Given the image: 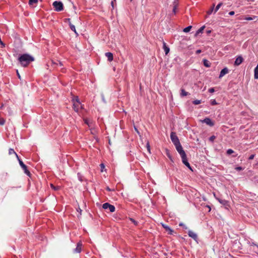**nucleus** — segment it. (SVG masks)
I'll return each mask as SVG.
<instances>
[{
  "label": "nucleus",
  "instance_id": "nucleus-22",
  "mask_svg": "<svg viewBox=\"0 0 258 258\" xmlns=\"http://www.w3.org/2000/svg\"><path fill=\"white\" fill-rule=\"evenodd\" d=\"M180 157L181 158V159H182V162L183 161H184V160H187V157H186V153L185 152H184V153H183L182 154H180Z\"/></svg>",
  "mask_w": 258,
  "mask_h": 258
},
{
  "label": "nucleus",
  "instance_id": "nucleus-64",
  "mask_svg": "<svg viewBox=\"0 0 258 258\" xmlns=\"http://www.w3.org/2000/svg\"><path fill=\"white\" fill-rule=\"evenodd\" d=\"M85 123H86V124H88V121H86V120L85 121Z\"/></svg>",
  "mask_w": 258,
  "mask_h": 258
},
{
  "label": "nucleus",
  "instance_id": "nucleus-42",
  "mask_svg": "<svg viewBox=\"0 0 258 258\" xmlns=\"http://www.w3.org/2000/svg\"><path fill=\"white\" fill-rule=\"evenodd\" d=\"M106 189L107 191H113V190H114V189H111V188H110L108 186H107V187H106Z\"/></svg>",
  "mask_w": 258,
  "mask_h": 258
},
{
  "label": "nucleus",
  "instance_id": "nucleus-50",
  "mask_svg": "<svg viewBox=\"0 0 258 258\" xmlns=\"http://www.w3.org/2000/svg\"><path fill=\"white\" fill-rule=\"evenodd\" d=\"M250 196L251 197H254L255 196V194L253 192H249Z\"/></svg>",
  "mask_w": 258,
  "mask_h": 258
},
{
  "label": "nucleus",
  "instance_id": "nucleus-34",
  "mask_svg": "<svg viewBox=\"0 0 258 258\" xmlns=\"http://www.w3.org/2000/svg\"><path fill=\"white\" fill-rule=\"evenodd\" d=\"M130 220L131 221H132V223H133L135 225H138V222L136 221L135 219H134L133 218H130Z\"/></svg>",
  "mask_w": 258,
  "mask_h": 258
},
{
  "label": "nucleus",
  "instance_id": "nucleus-63",
  "mask_svg": "<svg viewBox=\"0 0 258 258\" xmlns=\"http://www.w3.org/2000/svg\"><path fill=\"white\" fill-rule=\"evenodd\" d=\"M52 63H54V64H57V63H56V62H53V61H52Z\"/></svg>",
  "mask_w": 258,
  "mask_h": 258
},
{
  "label": "nucleus",
  "instance_id": "nucleus-19",
  "mask_svg": "<svg viewBox=\"0 0 258 258\" xmlns=\"http://www.w3.org/2000/svg\"><path fill=\"white\" fill-rule=\"evenodd\" d=\"M69 26H70L71 29L72 31H73L77 35H78V34L76 31L75 26L74 25H73L71 23H70Z\"/></svg>",
  "mask_w": 258,
  "mask_h": 258
},
{
  "label": "nucleus",
  "instance_id": "nucleus-10",
  "mask_svg": "<svg viewBox=\"0 0 258 258\" xmlns=\"http://www.w3.org/2000/svg\"><path fill=\"white\" fill-rule=\"evenodd\" d=\"M228 72H229V70L228 69V68L226 67L224 68L221 71L219 78H221L223 77L225 75L228 73Z\"/></svg>",
  "mask_w": 258,
  "mask_h": 258
},
{
  "label": "nucleus",
  "instance_id": "nucleus-38",
  "mask_svg": "<svg viewBox=\"0 0 258 258\" xmlns=\"http://www.w3.org/2000/svg\"><path fill=\"white\" fill-rule=\"evenodd\" d=\"M214 7H215V4H213V5L212 7V8H211V10H210L208 12V14L209 15H210V14H212V12H213V10H214Z\"/></svg>",
  "mask_w": 258,
  "mask_h": 258
},
{
  "label": "nucleus",
  "instance_id": "nucleus-31",
  "mask_svg": "<svg viewBox=\"0 0 258 258\" xmlns=\"http://www.w3.org/2000/svg\"><path fill=\"white\" fill-rule=\"evenodd\" d=\"M38 2V0H29V5H32L33 4H36Z\"/></svg>",
  "mask_w": 258,
  "mask_h": 258
},
{
  "label": "nucleus",
  "instance_id": "nucleus-7",
  "mask_svg": "<svg viewBox=\"0 0 258 258\" xmlns=\"http://www.w3.org/2000/svg\"><path fill=\"white\" fill-rule=\"evenodd\" d=\"M82 243L81 241L77 243V247L76 248L73 249L74 253H80L82 251Z\"/></svg>",
  "mask_w": 258,
  "mask_h": 258
},
{
  "label": "nucleus",
  "instance_id": "nucleus-37",
  "mask_svg": "<svg viewBox=\"0 0 258 258\" xmlns=\"http://www.w3.org/2000/svg\"><path fill=\"white\" fill-rule=\"evenodd\" d=\"M211 104L212 105H215L217 104V102H216L215 99H212L211 100Z\"/></svg>",
  "mask_w": 258,
  "mask_h": 258
},
{
  "label": "nucleus",
  "instance_id": "nucleus-62",
  "mask_svg": "<svg viewBox=\"0 0 258 258\" xmlns=\"http://www.w3.org/2000/svg\"><path fill=\"white\" fill-rule=\"evenodd\" d=\"M3 107V105H2L1 106H0V109H2Z\"/></svg>",
  "mask_w": 258,
  "mask_h": 258
},
{
  "label": "nucleus",
  "instance_id": "nucleus-28",
  "mask_svg": "<svg viewBox=\"0 0 258 258\" xmlns=\"http://www.w3.org/2000/svg\"><path fill=\"white\" fill-rule=\"evenodd\" d=\"M9 154L10 155H11V154H14L17 157V154L15 152V151H14V150L13 149H12V148H10L9 150Z\"/></svg>",
  "mask_w": 258,
  "mask_h": 258
},
{
  "label": "nucleus",
  "instance_id": "nucleus-39",
  "mask_svg": "<svg viewBox=\"0 0 258 258\" xmlns=\"http://www.w3.org/2000/svg\"><path fill=\"white\" fill-rule=\"evenodd\" d=\"M179 226H180V227H183L184 229H187V227L186 226V225L185 224H184L183 223H180L179 224Z\"/></svg>",
  "mask_w": 258,
  "mask_h": 258
},
{
  "label": "nucleus",
  "instance_id": "nucleus-36",
  "mask_svg": "<svg viewBox=\"0 0 258 258\" xmlns=\"http://www.w3.org/2000/svg\"><path fill=\"white\" fill-rule=\"evenodd\" d=\"M215 139H216V137H215V136H214V135H213V136H211V137L209 138V141H210V142H214V140H215Z\"/></svg>",
  "mask_w": 258,
  "mask_h": 258
},
{
  "label": "nucleus",
  "instance_id": "nucleus-47",
  "mask_svg": "<svg viewBox=\"0 0 258 258\" xmlns=\"http://www.w3.org/2000/svg\"><path fill=\"white\" fill-rule=\"evenodd\" d=\"M202 52L201 50V49H198L196 51V53L197 54H200L201 52Z\"/></svg>",
  "mask_w": 258,
  "mask_h": 258
},
{
  "label": "nucleus",
  "instance_id": "nucleus-15",
  "mask_svg": "<svg viewBox=\"0 0 258 258\" xmlns=\"http://www.w3.org/2000/svg\"><path fill=\"white\" fill-rule=\"evenodd\" d=\"M188 94H189V93L187 92H186L185 90L184 89L181 88L180 89V96L181 97H184L185 96H187Z\"/></svg>",
  "mask_w": 258,
  "mask_h": 258
},
{
  "label": "nucleus",
  "instance_id": "nucleus-35",
  "mask_svg": "<svg viewBox=\"0 0 258 258\" xmlns=\"http://www.w3.org/2000/svg\"><path fill=\"white\" fill-rule=\"evenodd\" d=\"M73 101L74 103L75 102V103H77L78 104H81L79 99L78 98V97H76V98H75L73 100Z\"/></svg>",
  "mask_w": 258,
  "mask_h": 258
},
{
  "label": "nucleus",
  "instance_id": "nucleus-24",
  "mask_svg": "<svg viewBox=\"0 0 258 258\" xmlns=\"http://www.w3.org/2000/svg\"><path fill=\"white\" fill-rule=\"evenodd\" d=\"M50 186L52 188V189L55 191L58 190L60 188V187L59 186H55L53 184H51Z\"/></svg>",
  "mask_w": 258,
  "mask_h": 258
},
{
  "label": "nucleus",
  "instance_id": "nucleus-32",
  "mask_svg": "<svg viewBox=\"0 0 258 258\" xmlns=\"http://www.w3.org/2000/svg\"><path fill=\"white\" fill-rule=\"evenodd\" d=\"M201 103V100H195L193 101L192 103L195 105H198Z\"/></svg>",
  "mask_w": 258,
  "mask_h": 258
},
{
  "label": "nucleus",
  "instance_id": "nucleus-20",
  "mask_svg": "<svg viewBox=\"0 0 258 258\" xmlns=\"http://www.w3.org/2000/svg\"><path fill=\"white\" fill-rule=\"evenodd\" d=\"M174 146H175V147L176 148V149L177 152L178 151H180V150H182L183 149L182 146L180 144V143L177 144V145L175 144Z\"/></svg>",
  "mask_w": 258,
  "mask_h": 258
},
{
  "label": "nucleus",
  "instance_id": "nucleus-30",
  "mask_svg": "<svg viewBox=\"0 0 258 258\" xmlns=\"http://www.w3.org/2000/svg\"><path fill=\"white\" fill-rule=\"evenodd\" d=\"M233 153H234V151L232 149H228L226 152L227 155H230Z\"/></svg>",
  "mask_w": 258,
  "mask_h": 258
},
{
  "label": "nucleus",
  "instance_id": "nucleus-57",
  "mask_svg": "<svg viewBox=\"0 0 258 258\" xmlns=\"http://www.w3.org/2000/svg\"><path fill=\"white\" fill-rule=\"evenodd\" d=\"M147 147L148 150L149 151L150 150V145H149V143H147Z\"/></svg>",
  "mask_w": 258,
  "mask_h": 258
},
{
  "label": "nucleus",
  "instance_id": "nucleus-9",
  "mask_svg": "<svg viewBox=\"0 0 258 258\" xmlns=\"http://www.w3.org/2000/svg\"><path fill=\"white\" fill-rule=\"evenodd\" d=\"M243 61V58L241 56H238L234 61V66H239Z\"/></svg>",
  "mask_w": 258,
  "mask_h": 258
},
{
  "label": "nucleus",
  "instance_id": "nucleus-59",
  "mask_svg": "<svg viewBox=\"0 0 258 258\" xmlns=\"http://www.w3.org/2000/svg\"><path fill=\"white\" fill-rule=\"evenodd\" d=\"M111 6H112V8H113V7H114V6H113V4H114V3H113V1H112V2H111Z\"/></svg>",
  "mask_w": 258,
  "mask_h": 258
},
{
  "label": "nucleus",
  "instance_id": "nucleus-14",
  "mask_svg": "<svg viewBox=\"0 0 258 258\" xmlns=\"http://www.w3.org/2000/svg\"><path fill=\"white\" fill-rule=\"evenodd\" d=\"M203 64L205 67H207V68H209L211 67V62L207 59H204L203 60Z\"/></svg>",
  "mask_w": 258,
  "mask_h": 258
},
{
  "label": "nucleus",
  "instance_id": "nucleus-61",
  "mask_svg": "<svg viewBox=\"0 0 258 258\" xmlns=\"http://www.w3.org/2000/svg\"><path fill=\"white\" fill-rule=\"evenodd\" d=\"M237 156V154H235V155H233L232 156V157H236Z\"/></svg>",
  "mask_w": 258,
  "mask_h": 258
},
{
  "label": "nucleus",
  "instance_id": "nucleus-2",
  "mask_svg": "<svg viewBox=\"0 0 258 258\" xmlns=\"http://www.w3.org/2000/svg\"><path fill=\"white\" fill-rule=\"evenodd\" d=\"M52 5L54 8V10L56 12H60L63 10V5L61 2L55 1L53 3Z\"/></svg>",
  "mask_w": 258,
  "mask_h": 258
},
{
  "label": "nucleus",
  "instance_id": "nucleus-56",
  "mask_svg": "<svg viewBox=\"0 0 258 258\" xmlns=\"http://www.w3.org/2000/svg\"><path fill=\"white\" fill-rule=\"evenodd\" d=\"M17 76H18V77L20 79H21V76L18 72V71H17Z\"/></svg>",
  "mask_w": 258,
  "mask_h": 258
},
{
  "label": "nucleus",
  "instance_id": "nucleus-49",
  "mask_svg": "<svg viewBox=\"0 0 258 258\" xmlns=\"http://www.w3.org/2000/svg\"><path fill=\"white\" fill-rule=\"evenodd\" d=\"M254 157V155L252 154V155H251L249 157V160H251V159H253V158Z\"/></svg>",
  "mask_w": 258,
  "mask_h": 258
},
{
  "label": "nucleus",
  "instance_id": "nucleus-21",
  "mask_svg": "<svg viewBox=\"0 0 258 258\" xmlns=\"http://www.w3.org/2000/svg\"><path fill=\"white\" fill-rule=\"evenodd\" d=\"M254 78L255 79H258V68H255L254 70Z\"/></svg>",
  "mask_w": 258,
  "mask_h": 258
},
{
  "label": "nucleus",
  "instance_id": "nucleus-6",
  "mask_svg": "<svg viewBox=\"0 0 258 258\" xmlns=\"http://www.w3.org/2000/svg\"><path fill=\"white\" fill-rule=\"evenodd\" d=\"M203 123H205L207 125L213 126L214 125V122L210 118L206 117L204 119L201 121Z\"/></svg>",
  "mask_w": 258,
  "mask_h": 258
},
{
  "label": "nucleus",
  "instance_id": "nucleus-60",
  "mask_svg": "<svg viewBox=\"0 0 258 258\" xmlns=\"http://www.w3.org/2000/svg\"><path fill=\"white\" fill-rule=\"evenodd\" d=\"M211 32V30H208V31H207V33L209 34V33H210Z\"/></svg>",
  "mask_w": 258,
  "mask_h": 258
},
{
  "label": "nucleus",
  "instance_id": "nucleus-53",
  "mask_svg": "<svg viewBox=\"0 0 258 258\" xmlns=\"http://www.w3.org/2000/svg\"><path fill=\"white\" fill-rule=\"evenodd\" d=\"M100 166H101L102 169H103V168H104L105 167L103 163H101L100 164ZM101 171L102 172L103 171V169H101Z\"/></svg>",
  "mask_w": 258,
  "mask_h": 258
},
{
  "label": "nucleus",
  "instance_id": "nucleus-12",
  "mask_svg": "<svg viewBox=\"0 0 258 258\" xmlns=\"http://www.w3.org/2000/svg\"><path fill=\"white\" fill-rule=\"evenodd\" d=\"M163 48L165 51V53L166 55H167L169 51H170V48L169 47L166 45V43L164 42H163Z\"/></svg>",
  "mask_w": 258,
  "mask_h": 258
},
{
  "label": "nucleus",
  "instance_id": "nucleus-51",
  "mask_svg": "<svg viewBox=\"0 0 258 258\" xmlns=\"http://www.w3.org/2000/svg\"><path fill=\"white\" fill-rule=\"evenodd\" d=\"M101 97H102V101L104 102V103H106V101L105 100V98H104V96L103 94L101 95Z\"/></svg>",
  "mask_w": 258,
  "mask_h": 258
},
{
  "label": "nucleus",
  "instance_id": "nucleus-43",
  "mask_svg": "<svg viewBox=\"0 0 258 258\" xmlns=\"http://www.w3.org/2000/svg\"><path fill=\"white\" fill-rule=\"evenodd\" d=\"M185 151L183 150V149H182V150H180V151H178V153L180 155V154H182L183 153H184Z\"/></svg>",
  "mask_w": 258,
  "mask_h": 258
},
{
  "label": "nucleus",
  "instance_id": "nucleus-46",
  "mask_svg": "<svg viewBox=\"0 0 258 258\" xmlns=\"http://www.w3.org/2000/svg\"><path fill=\"white\" fill-rule=\"evenodd\" d=\"M176 6H174L173 9V13H176Z\"/></svg>",
  "mask_w": 258,
  "mask_h": 258
},
{
  "label": "nucleus",
  "instance_id": "nucleus-45",
  "mask_svg": "<svg viewBox=\"0 0 258 258\" xmlns=\"http://www.w3.org/2000/svg\"><path fill=\"white\" fill-rule=\"evenodd\" d=\"M65 22H68L69 23V24L70 23H71V19H70V18H66L65 19Z\"/></svg>",
  "mask_w": 258,
  "mask_h": 258
},
{
  "label": "nucleus",
  "instance_id": "nucleus-13",
  "mask_svg": "<svg viewBox=\"0 0 258 258\" xmlns=\"http://www.w3.org/2000/svg\"><path fill=\"white\" fill-rule=\"evenodd\" d=\"M218 201L220 204L222 205L225 206H229L228 202L224 199H218Z\"/></svg>",
  "mask_w": 258,
  "mask_h": 258
},
{
  "label": "nucleus",
  "instance_id": "nucleus-18",
  "mask_svg": "<svg viewBox=\"0 0 258 258\" xmlns=\"http://www.w3.org/2000/svg\"><path fill=\"white\" fill-rule=\"evenodd\" d=\"M80 105V104H78L77 103H75V102L74 103V104H73V108H74V110L76 112H78L79 111V105Z\"/></svg>",
  "mask_w": 258,
  "mask_h": 258
},
{
  "label": "nucleus",
  "instance_id": "nucleus-3",
  "mask_svg": "<svg viewBox=\"0 0 258 258\" xmlns=\"http://www.w3.org/2000/svg\"><path fill=\"white\" fill-rule=\"evenodd\" d=\"M17 158L18 160L19 161V163L20 166L24 170V173L28 176H30L31 175V173H30V171L28 170L27 166L20 159V158H19L18 155H17Z\"/></svg>",
  "mask_w": 258,
  "mask_h": 258
},
{
  "label": "nucleus",
  "instance_id": "nucleus-55",
  "mask_svg": "<svg viewBox=\"0 0 258 258\" xmlns=\"http://www.w3.org/2000/svg\"><path fill=\"white\" fill-rule=\"evenodd\" d=\"M206 207H207V208H208V209H209V212H210V211H211V208L210 206H209V205H207V206H206Z\"/></svg>",
  "mask_w": 258,
  "mask_h": 258
},
{
  "label": "nucleus",
  "instance_id": "nucleus-11",
  "mask_svg": "<svg viewBox=\"0 0 258 258\" xmlns=\"http://www.w3.org/2000/svg\"><path fill=\"white\" fill-rule=\"evenodd\" d=\"M105 56L107 57L109 61H111L113 59V55L111 52H106L105 54Z\"/></svg>",
  "mask_w": 258,
  "mask_h": 258
},
{
  "label": "nucleus",
  "instance_id": "nucleus-52",
  "mask_svg": "<svg viewBox=\"0 0 258 258\" xmlns=\"http://www.w3.org/2000/svg\"><path fill=\"white\" fill-rule=\"evenodd\" d=\"M162 227L165 229L166 227H167L168 226L165 224H162Z\"/></svg>",
  "mask_w": 258,
  "mask_h": 258
},
{
  "label": "nucleus",
  "instance_id": "nucleus-8",
  "mask_svg": "<svg viewBox=\"0 0 258 258\" xmlns=\"http://www.w3.org/2000/svg\"><path fill=\"white\" fill-rule=\"evenodd\" d=\"M188 236L192 238L194 240H195L196 241H198V237L196 233L192 231L191 230H189L188 231Z\"/></svg>",
  "mask_w": 258,
  "mask_h": 258
},
{
  "label": "nucleus",
  "instance_id": "nucleus-54",
  "mask_svg": "<svg viewBox=\"0 0 258 258\" xmlns=\"http://www.w3.org/2000/svg\"><path fill=\"white\" fill-rule=\"evenodd\" d=\"M134 128H135V130L136 131V132L139 134H140V132L139 131H138V128L135 126H134Z\"/></svg>",
  "mask_w": 258,
  "mask_h": 258
},
{
  "label": "nucleus",
  "instance_id": "nucleus-40",
  "mask_svg": "<svg viewBox=\"0 0 258 258\" xmlns=\"http://www.w3.org/2000/svg\"><path fill=\"white\" fill-rule=\"evenodd\" d=\"M243 169V168L241 166L236 167L235 168V170L237 171H241V170H242Z\"/></svg>",
  "mask_w": 258,
  "mask_h": 258
},
{
  "label": "nucleus",
  "instance_id": "nucleus-16",
  "mask_svg": "<svg viewBox=\"0 0 258 258\" xmlns=\"http://www.w3.org/2000/svg\"><path fill=\"white\" fill-rule=\"evenodd\" d=\"M165 230L168 232V234L170 235H172L174 233V230H172L169 226L166 227Z\"/></svg>",
  "mask_w": 258,
  "mask_h": 258
},
{
  "label": "nucleus",
  "instance_id": "nucleus-23",
  "mask_svg": "<svg viewBox=\"0 0 258 258\" xmlns=\"http://www.w3.org/2000/svg\"><path fill=\"white\" fill-rule=\"evenodd\" d=\"M205 28V26L201 27L196 32L195 35H198L199 34L202 33L203 31Z\"/></svg>",
  "mask_w": 258,
  "mask_h": 258
},
{
  "label": "nucleus",
  "instance_id": "nucleus-17",
  "mask_svg": "<svg viewBox=\"0 0 258 258\" xmlns=\"http://www.w3.org/2000/svg\"><path fill=\"white\" fill-rule=\"evenodd\" d=\"M182 163L184 165H185L189 169L192 171L191 167L190 166L189 162H188L187 159L182 161Z\"/></svg>",
  "mask_w": 258,
  "mask_h": 258
},
{
  "label": "nucleus",
  "instance_id": "nucleus-33",
  "mask_svg": "<svg viewBox=\"0 0 258 258\" xmlns=\"http://www.w3.org/2000/svg\"><path fill=\"white\" fill-rule=\"evenodd\" d=\"M6 120L4 118H0V125H3L5 123Z\"/></svg>",
  "mask_w": 258,
  "mask_h": 258
},
{
  "label": "nucleus",
  "instance_id": "nucleus-58",
  "mask_svg": "<svg viewBox=\"0 0 258 258\" xmlns=\"http://www.w3.org/2000/svg\"><path fill=\"white\" fill-rule=\"evenodd\" d=\"M57 61L58 62V63H59V64L60 66H62V63H61V62L60 61H58V60H57Z\"/></svg>",
  "mask_w": 258,
  "mask_h": 258
},
{
  "label": "nucleus",
  "instance_id": "nucleus-5",
  "mask_svg": "<svg viewBox=\"0 0 258 258\" xmlns=\"http://www.w3.org/2000/svg\"><path fill=\"white\" fill-rule=\"evenodd\" d=\"M102 208L104 209H109L110 212H114L115 210V208L113 205H110L108 203H105L103 204Z\"/></svg>",
  "mask_w": 258,
  "mask_h": 258
},
{
  "label": "nucleus",
  "instance_id": "nucleus-44",
  "mask_svg": "<svg viewBox=\"0 0 258 258\" xmlns=\"http://www.w3.org/2000/svg\"><path fill=\"white\" fill-rule=\"evenodd\" d=\"M167 155L168 156V157L172 161V157L170 155V154L169 153H167Z\"/></svg>",
  "mask_w": 258,
  "mask_h": 258
},
{
  "label": "nucleus",
  "instance_id": "nucleus-48",
  "mask_svg": "<svg viewBox=\"0 0 258 258\" xmlns=\"http://www.w3.org/2000/svg\"><path fill=\"white\" fill-rule=\"evenodd\" d=\"M235 14L234 12V11H230L229 13V15H230V16H233Z\"/></svg>",
  "mask_w": 258,
  "mask_h": 258
},
{
  "label": "nucleus",
  "instance_id": "nucleus-41",
  "mask_svg": "<svg viewBox=\"0 0 258 258\" xmlns=\"http://www.w3.org/2000/svg\"><path fill=\"white\" fill-rule=\"evenodd\" d=\"M208 91L210 93H214L215 92V89L214 88H211L209 89Z\"/></svg>",
  "mask_w": 258,
  "mask_h": 258
},
{
  "label": "nucleus",
  "instance_id": "nucleus-1",
  "mask_svg": "<svg viewBox=\"0 0 258 258\" xmlns=\"http://www.w3.org/2000/svg\"><path fill=\"white\" fill-rule=\"evenodd\" d=\"M18 60L23 67H26L34 60V58L28 53H25L19 56Z\"/></svg>",
  "mask_w": 258,
  "mask_h": 258
},
{
  "label": "nucleus",
  "instance_id": "nucleus-26",
  "mask_svg": "<svg viewBox=\"0 0 258 258\" xmlns=\"http://www.w3.org/2000/svg\"><path fill=\"white\" fill-rule=\"evenodd\" d=\"M256 18V17L254 16H252V17H245L244 19L245 20H247V21H250V20H254Z\"/></svg>",
  "mask_w": 258,
  "mask_h": 258
},
{
  "label": "nucleus",
  "instance_id": "nucleus-25",
  "mask_svg": "<svg viewBox=\"0 0 258 258\" xmlns=\"http://www.w3.org/2000/svg\"><path fill=\"white\" fill-rule=\"evenodd\" d=\"M191 28H192L191 26H188L185 27V28H184L183 31L184 32L187 33L190 31Z\"/></svg>",
  "mask_w": 258,
  "mask_h": 258
},
{
  "label": "nucleus",
  "instance_id": "nucleus-27",
  "mask_svg": "<svg viewBox=\"0 0 258 258\" xmlns=\"http://www.w3.org/2000/svg\"><path fill=\"white\" fill-rule=\"evenodd\" d=\"M77 176H78V179L81 182H82L83 181V176L80 173H78Z\"/></svg>",
  "mask_w": 258,
  "mask_h": 258
},
{
  "label": "nucleus",
  "instance_id": "nucleus-29",
  "mask_svg": "<svg viewBox=\"0 0 258 258\" xmlns=\"http://www.w3.org/2000/svg\"><path fill=\"white\" fill-rule=\"evenodd\" d=\"M222 3H219V4L217 5V6L216 7L215 9V13L217 12L219 9H220V8L221 7V6L222 5Z\"/></svg>",
  "mask_w": 258,
  "mask_h": 258
},
{
  "label": "nucleus",
  "instance_id": "nucleus-4",
  "mask_svg": "<svg viewBox=\"0 0 258 258\" xmlns=\"http://www.w3.org/2000/svg\"><path fill=\"white\" fill-rule=\"evenodd\" d=\"M170 139L174 144L175 145V144L177 145L178 143H180L179 140L178 138L176 135V133L175 132H171L170 134Z\"/></svg>",
  "mask_w": 258,
  "mask_h": 258
}]
</instances>
